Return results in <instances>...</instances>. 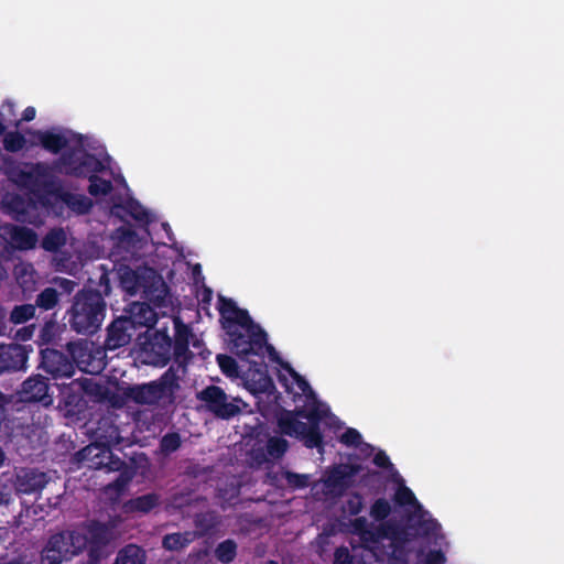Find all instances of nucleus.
Instances as JSON below:
<instances>
[{
  "mask_svg": "<svg viewBox=\"0 0 564 564\" xmlns=\"http://www.w3.org/2000/svg\"><path fill=\"white\" fill-rule=\"evenodd\" d=\"M237 550L238 545L236 541L232 539H227L216 546L214 554L218 562L223 564H229L236 558Z\"/></svg>",
  "mask_w": 564,
  "mask_h": 564,
  "instance_id": "2f4dec72",
  "label": "nucleus"
},
{
  "mask_svg": "<svg viewBox=\"0 0 564 564\" xmlns=\"http://www.w3.org/2000/svg\"><path fill=\"white\" fill-rule=\"evenodd\" d=\"M19 397L25 403H42L50 405L52 397L48 394V382L42 375H33L24 380L19 390Z\"/></svg>",
  "mask_w": 564,
  "mask_h": 564,
  "instance_id": "dca6fc26",
  "label": "nucleus"
},
{
  "mask_svg": "<svg viewBox=\"0 0 564 564\" xmlns=\"http://www.w3.org/2000/svg\"><path fill=\"white\" fill-rule=\"evenodd\" d=\"M119 207L138 221L140 226L144 227L145 231L150 234L148 226L152 221L151 215L137 199H129L124 205H120Z\"/></svg>",
  "mask_w": 564,
  "mask_h": 564,
  "instance_id": "c85d7f7f",
  "label": "nucleus"
},
{
  "mask_svg": "<svg viewBox=\"0 0 564 564\" xmlns=\"http://www.w3.org/2000/svg\"><path fill=\"white\" fill-rule=\"evenodd\" d=\"M2 204L6 214L13 220L22 224H36L41 200H37L34 196L11 194L3 198Z\"/></svg>",
  "mask_w": 564,
  "mask_h": 564,
  "instance_id": "f8f14e48",
  "label": "nucleus"
},
{
  "mask_svg": "<svg viewBox=\"0 0 564 564\" xmlns=\"http://www.w3.org/2000/svg\"><path fill=\"white\" fill-rule=\"evenodd\" d=\"M391 505L384 498H378L370 507L369 514L376 521L386 520L391 513Z\"/></svg>",
  "mask_w": 564,
  "mask_h": 564,
  "instance_id": "79ce46f5",
  "label": "nucleus"
},
{
  "mask_svg": "<svg viewBox=\"0 0 564 564\" xmlns=\"http://www.w3.org/2000/svg\"><path fill=\"white\" fill-rule=\"evenodd\" d=\"M25 143V137L19 131L8 132L3 138V148L9 152L21 151Z\"/></svg>",
  "mask_w": 564,
  "mask_h": 564,
  "instance_id": "37998d69",
  "label": "nucleus"
},
{
  "mask_svg": "<svg viewBox=\"0 0 564 564\" xmlns=\"http://www.w3.org/2000/svg\"><path fill=\"white\" fill-rule=\"evenodd\" d=\"M28 350L20 344L0 345V375L19 371L25 368Z\"/></svg>",
  "mask_w": 564,
  "mask_h": 564,
  "instance_id": "a211bd4d",
  "label": "nucleus"
},
{
  "mask_svg": "<svg viewBox=\"0 0 564 564\" xmlns=\"http://www.w3.org/2000/svg\"><path fill=\"white\" fill-rule=\"evenodd\" d=\"M358 464H341L334 466L324 480L325 487L335 497H341L351 487L354 478L361 471Z\"/></svg>",
  "mask_w": 564,
  "mask_h": 564,
  "instance_id": "2eb2a0df",
  "label": "nucleus"
},
{
  "mask_svg": "<svg viewBox=\"0 0 564 564\" xmlns=\"http://www.w3.org/2000/svg\"><path fill=\"white\" fill-rule=\"evenodd\" d=\"M3 230L15 249L29 250L34 248L37 242L35 231L28 227L7 225L3 227Z\"/></svg>",
  "mask_w": 564,
  "mask_h": 564,
  "instance_id": "4be33fe9",
  "label": "nucleus"
},
{
  "mask_svg": "<svg viewBox=\"0 0 564 564\" xmlns=\"http://www.w3.org/2000/svg\"><path fill=\"white\" fill-rule=\"evenodd\" d=\"M195 539V533L191 531L166 534L163 538L162 545L167 551H181L191 544Z\"/></svg>",
  "mask_w": 564,
  "mask_h": 564,
  "instance_id": "c756f323",
  "label": "nucleus"
},
{
  "mask_svg": "<svg viewBox=\"0 0 564 564\" xmlns=\"http://www.w3.org/2000/svg\"><path fill=\"white\" fill-rule=\"evenodd\" d=\"M161 505V496L156 492H148L127 500L123 503L126 513H150Z\"/></svg>",
  "mask_w": 564,
  "mask_h": 564,
  "instance_id": "5701e85b",
  "label": "nucleus"
},
{
  "mask_svg": "<svg viewBox=\"0 0 564 564\" xmlns=\"http://www.w3.org/2000/svg\"><path fill=\"white\" fill-rule=\"evenodd\" d=\"M124 554L129 561V564H145L147 555L145 551L135 544H128L124 546Z\"/></svg>",
  "mask_w": 564,
  "mask_h": 564,
  "instance_id": "49530a36",
  "label": "nucleus"
},
{
  "mask_svg": "<svg viewBox=\"0 0 564 564\" xmlns=\"http://www.w3.org/2000/svg\"><path fill=\"white\" fill-rule=\"evenodd\" d=\"M4 459H6V454H4L3 449L0 447V467L3 465Z\"/></svg>",
  "mask_w": 564,
  "mask_h": 564,
  "instance_id": "680f3d73",
  "label": "nucleus"
},
{
  "mask_svg": "<svg viewBox=\"0 0 564 564\" xmlns=\"http://www.w3.org/2000/svg\"><path fill=\"white\" fill-rule=\"evenodd\" d=\"M196 398L218 419L229 420L241 412L237 403L240 400L232 399V401H230L224 389L218 386H207L197 392Z\"/></svg>",
  "mask_w": 564,
  "mask_h": 564,
  "instance_id": "9b49d317",
  "label": "nucleus"
},
{
  "mask_svg": "<svg viewBox=\"0 0 564 564\" xmlns=\"http://www.w3.org/2000/svg\"><path fill=\"white\" fill-rule=\"evenodd\" d=\"M289 448V443L285 438L280 436H272L267 441L265 452L267 455L274 460L284 456Z\"/></svg>",
  "mask_w": 564,
  "mask_h": 564,
  "instance_id": "72a5a7b5",
  "label": "nucleus"
},
{
  "mask_svg": "<svg viewBox=\"0 0 564 564\" xmlns=\"http://www.w3.org/2000/svg\"><path fill=\"white\" fill-rule=\"evenodd\" d=\"M218 311L223 321V327L238 324L240 326L250 323V315L247 310L237 306L232 299L219 296Z\"/></svg>",
  "mask_w": 564,
  "mask_h": 564,
  "instance_id": "aec40b11",
  "label": "nucleus"
},
{
  "mask_svg": "<svg viewBox=\"0 0 564 564\" xmlns=\"http://www.w3.org/2000/svg\"><path fill=\"white\" fill-rule=\"evenodd\" d=\"M333 564H354V557L348 547L339 546L335 550Z\"/></svg>",
  "mask_w": 564,
  "mask_h": 564,
  "instance_id": "3c124183",
  "label": "nucleus"
},
{
  "mask_svg": "<svg viewBox=\"0 0 564 564\" xmlns=\"http://www.w3.org/2000/svg\"><path fill=\"white\" fill-rule=\"evenodd\" d=\"M134 235H135V232L133 230H130V229H128V230H126L123 232V236L128 237V238H132Z\"/></svg>",
  "mask_w": 564,
  "mask_h": 564,
  "instance_id": "e2e57ef3",
  "label": "nucleus"
},
{
  "mask_svg": "<svg viewBox=\"0 0 564 564\" xmlns=\"http://www.w3.org/2000/svg\"><path fill=\"white\" fill-rule=\"evenodd\" d=\"M288 486L292 489H304L310 485V476L306 474H297L294 471L285 470L283 473Z\"/></svg>",
  "mask_w": 564,
  "mask_h": 564,
  "instance_id": "a18cd8bd",
  "label": "nucleus"
},
{
  "mask_svg": "<svg viewBox=\"0 0 564 564\" xmlns=\"http://www.w3.org/2000/svg\"><path fill=\"white\" fill-rule=\"evenodd\" d=\"M427 512L421 511L420 514L410 518L411 528L415 529L416 534L421 536H430L440 529L437 520L426 518Z\"/></svg>",
  "mask_w": 564,
  "mask_h": 564,
  "instance_id": "cd10ccee",
  "label": "nucleus"
},
{
  "mask_svg": "<svg viewBox=\"0 0 564 564\" xmlns=\"http://www.w3.org/2000/svg\"><path fill=\"white\" fill-rule=\"evenodd\" d=\"M155 322V313L148 304H134L130 316L118 317L108 326L106 348L115 350L128 345L132 338L131 330L135 328V325L151 327Z\"/></svg>",
  "mask_w": 564,
  "mask_h": 564,
  "instance_id": "0eeeda50",
  "label": "nucleus"
},
{
  "mask_svg": "<svg viewBox=\"0 0 564 564\" xmlns=\"http://www.w3.org/2000/svg\"><path fill=\"white\" fill-rule=\"evenodd\" d=\"M47 482L46 473L35 468H22L17 474L14 486L18 492L31 495L41 491Z\"/></svg>",
  "mask_w": 564,
  "mask_h": 564,
  "instance_id": "6ab92c4d",
  "label": "nucleus"
},
{
  "mask_svg": "<svg viewBox=\"0 0 564 564\" xmlns=\"http://www.w3.org/2000/svg\"><path fill=\"white\" fill-rule=\"evenodd\" d=\"M267 564H279V563L275 562V561L270 560Z\"/></svg>",
  "mask_w": 564,
  "mask_h": 564,
  "instance_id": "69168bd1",
  "label": "nucleus"
},
{
  "mask_svg": "<svg viewBox=\"0 0 564 564\" xmlns=\"http://www.w3.org/2000/svg\"><path fill=\"white\" fill-rule=\"evenodd\" d=\"M326 412L317 401L308 408H296L294 411L283 409L278 416V426L282 434L303 442L307 448L324 449V437L321 422Z\"/></svg>",
  "mask_w": 564,
  "mask_h": 564,
  "instance_id": "f257e3e1",
  "label": "nucleus"
},
{
  "mask_svg": "<svg viewBox=\"0 0 564 564\" xmlns=\"http://www.w3.org/2000/svg\"><path fill=\"white\" fill-rule=\"evenodd\" d=\"M130 480H131V476L127 473V470L121 471L113 481L109 482L106 486V491L107 492L113 491V492L120 495L127 488Z\"/></svg>",
  "mask_w": 564,
  "mask_h": 564,
  "instance_id": "de8ad7c7",
  "label": "nucleus"
},
{
  "mask_svg": "<svg viewBox=\"0 0 564 564\" xmlns=\"http://www.w3.org/2000/svg\"><path fill=\"white\" fill-rule=\"evenodd\" d=\"M373 464L380 468L389 469L393 467L389 456L383 451H379L373 457Z\"/></svg>",
  "mask_w": 564,
  "mask_h": 564,
  "instance_id": "864d4df0",
  "label": "nucleus"
},
{
  "mask_svg": "<svg viewBox=\"0 0 564 564\" xmlns=\"http://www.w3.org/2000/svg\"><path fill=\"white\" fill-rule=\"evenodd\" d=\"M411 524L403 527L393 521H386V539L391 540V542L397 546L394 554L401 553L398 550L399 544H405L412 540L413 534L411 533ZM401 555L402 554L395 555V558L405 564L406 560Z\"/></svg>",
  "mask_w": 564,
  "mask_h": 564,
  "instance_id": "b1692460",
  "label": "nucleus"
},
{
  "mask_svg": "<svg viewBox=\"0 0 564 564\" xmlns=\"http://www.w3.org/2000/svg\"><path fill=\"white\" fill-rule=\"evenodd\" d=\"M91 544L90 533L84 523L73 530H63L52 534L41 552L40 564H68Z\"/></svg>",
  "mask_w": 564,
  "mask_h": 564,
  "instance_id": "39448f33",
  "label": "nucleus"
},
{
  "mask_svg": "<svg viewBox=\"0 0 564 564\" xmlns=\"http://www.w3.org/2000/svg\"><path fill=\"white\" fill-rule=\"evenodd\" d=\"M384 533L386 521L380 522L378 525L372 524L362 534H360L359 539L365 547L370 549L386 539Z\"/></svg>",
  "mask_w": 564,
  "mask_h": 564,
  "instance_id": "7c9ffc66",
  "label": "nucleus"
},
{
  "mask_svg": "<svg viewBox=\"0 0 564 564\" xmlns=\"http://www.w3.org/2000/svg\"><path fill=\"white\" fill-rule=\"evenodd\" d=\"M174 323V339H172V350L176 362L186 365L192 358L189 351V339L193 337V332L189 325L183 323L180 317L173 319Z\"/></svg>",
  "mask_w": 564,
  "mask_h": 564,
  "instance_id": "f3484780",
  "label": "nucleus"
},
{
  "mask_svg": "<svg viewBox=\"0 0 564 564\" xmlns=\"http://www.w3.org/2000/svg\"><path fill=\"white\" fill-rule=\"evenodd\" d=\"M39 368L50 375L52 379L70 378L75 373V364L68 355L54 349L45 348L41 352Z\"/></svg>",
  "mask_w": 564,
  "mask_h": 564,
  "instance_id": "4468645a",
  "label": "nucleus"
},
{
  "mask_svg": "<svg viewBox=\"0 0 564 564\" xmlns=\"http://www.w3.org/2000/svg\"><path fill=\"white\" fill-rule=\"evenodd\" d=\"M17 183L28 189L29 194L46 204V196L54 195L58 185H56L50 167L42 162L30 164L18 174Z\"/></svg>",
  "mask_w": 564,
  "mask_h": 564,
  "instance_id": "1a4fd4ad",
  "label": "nucleus"
},
{
  "mask_svg": "<svg viewBox=\"0 0 564 564\" xmlns=\"http://www.w3.org/2000/svg\"><path fill=\"white\" fill-rule=\"evenodd\" d=\"M99 290H96L97 292H100L101 295L108 296L111 292V285H110V279L108 276V273H102L99 278L98 282Z\"/></svg>",
  "mask_w": 564,
  "mask_h": 564,
  "instance_id": "6e6d98bb",
  "label": "nucleus"
},
{
  "mask_svg": "<svg viewBox=\"0 0 564 564\" xmlns=\"http://www.w3.org/2000/svg\"><path fill=\"white\" fill-rule=\"evenodd\" d=\"M120 283L122 288L131 295H135L145 290V283L142 275L138 271L130 268L124 269L120 274Z\"/></svg>",
  "mask_w": 564,
  "mask_h": 564,
  "instance_id": "bb28decb",
  "label": "nucleus"
},
{
  "mask_svg": "<svg viewBox=\"0 0 564 564\" xmlns=\"http://www.w3.org/2000/svg\"><path fill=\"white\" fill-rule=\"evenodd\" d=\"M361 434L352 427H348L339 437L340 443L346 446H358L361 444Z\"/></svg>",
  "mask_w": 564,
  "mask_h": 564,
  "instance_id": "8fccbe9b",
  "label": "nucleus"
},
{
  "mask_svg": "<svg viewBox=\"0 0 564 564\" xmlns=\"http://www.w3.org/2000/svg\"><path fill=\"white\" fill-rule=\"evenodd\" d=\"M61 295H70L78 283L74 280L56 276L52 281Z\"/></svg>",
  "mask_w": 564,
  "mask_h": 564,
  "instance_id": "09e8293b",
  "label": "nucleus"
},
{
  "mask_svg": "<svg viewBox=\"0 0 564 564\" xmlns=\"http://www.w3.org/2000/svg\"><path fill=\"white\" fill-rule=\"evenodd\" d=\"M84 529L90 533L91 544L86 549V557L78 560L76 564H99L104 557V549L110 542V529L98 520L86 521Z\"/></svg>",
  "mask_w": 564,
  "mask_h": 564,
  "instance_id": "ddd939ff",
  "label": "nucleus"
},
{
  "mask_svg": "<svg viewBox=\"0 0 564 564\" xmlns=\"http://www.w3.org/2000/svg\"><path fill=\"white\" fill-rule=\"evenodd\" d=\"M364 509V497L359 492H351L348 495L343 511L349 516H357Z\"/></svg>",
  "mask_w": 564,
  "mask_h": 564,
  "instance_id": "c03bdc74",
  "label": "nucleus"
},
{
  "mask_svg": "<svg viewBox=\"0 0 564 564\" xmlns=\"http://www.w3.org/2000/svg\"><path fill=\"white\" fill-rule=\"evenodd\" d=\"M127 555L128 554H124V546L119 550V552L117 553V556L115 558V563L113 564H129V561L127 558Z\"/></svg>",
  "mask_w": 564,
  "mask_h": 564,
  "instance_id": "bf43d9fd",
  "label": "nucleus"
},
{
  "mask_svg": "<svg viewBox=\"0 0 564 564\" xmlns=\"http://www.w3.org/2000/svg\"><path fill=\"white\" fill-rule=\"evenodd\" d=\"M9 501H10L9 495L0 492V506L8 505Z\"/></svg>",
  "mask_w": 564,
  "mask_h": 564,
  "instance_id": "052dcab7",
  "label": "nucleus"
},
{
  "mask_svg": "<svg viewBox=\"0 0 564 564\" xmlns=\"http://www.w3.org/2000/svg\"><path fill=\"white\" fill-rule=\"evenodd\" d=\"M36 311L35 304L17 305L10 315L11 322L14 324H23L34 317Z\"/></svg>",
  "mask_w": 564,
  "mask_h": 564,
  "instance_id": "ea45409f",
  "label": "nucleus"
},
{
  "mask_svg": "<svg viewBox=\"0 0 564 564\" xmlns=\"http://www.w3.org/2000/svg\"><path fill=\"white\" fill-rule=\"evenodd\" d=\"M182 445L181 435L177 432H170L160 440V451L164 455L176 452Z\"/></svg>",
  "mask_w": 564,
  "mask_h": 564,
  "instance_id": "a19ab883",
  "label": "nucleus"
},
{
  "mask_svg": "<svg viewBox=\"0 0 564 564\" xmlns=\"http://www.w3.org/2000/svg\"><path fill=\"white\" fill-rule=\"evenodd\" d=\"M272 388H274V386L271 378L264 373H260L259 387L257 390L260 392H268Z\"/></svg>",
  "mask_w": 564,
  "mask_h": 564,
  "instance_id": "4d7b16f0",
  "label": "nucleus"
},
{
  "mask_svg": "<svg viewBox=\"0 0 564 564\" xmlns=\"http://www.w3.org/2000/svg\"><path fill=\"white\" fill-rule=\"evenodd\" d=\"M59 302V293L55 288H45L42 290L35 299L36 308H41L43 311L54 310Z\"/></svg>",
  "mask_w": 564,
  "mask_h": 564,
  "instance_id": "473e14b6",
  "label": "nucleus"
},
{
  "mask_svg": "<svg viewBox=\"0 0 564 564\" xmlns=\"http://www.w3.org/2000/svg\"><path fill=\"white\" fill-rule=\"evenodd\" d=\"M216 360L221 372L226 377L231 379H237L240 377L239 366L234 357L225 354H219L217 355Z\"/></svg>",
  "mask_w": 564,
  "mask_h": 564,
  "instance_id": "e433bc0d",
  "label": "nucleus"
},
{
  "mask_svg": "<svg viewBox=\"0 0 564 564\" xmlns=\"http://www.w3.org/2000/svg\"><path fill=\"white\" fill-rule=\"evenodd\" d=\"M446 557L441 550H431L425 556V564H444Z\"/></svg>",
  "mask_w": 564,
  "mask_h": 564,
  "instance_id": "5fc2aeb1",
  "label": "nucleus"
},
{
  "mask_svg": "<svg viewBox=\"0 0 564 564\" xmlns=\"http://www.w3.org/2000/svg\"><path fill=\"white\" fill-rule=\"evenodd\" d=\"M219 524V516L215 510L196 513L194 517V525L196 528L195 538L208 535Z\"/></svg>",
  "mask_w": 564,
  "mask_h": 564,
  "instance_id": "393cba45",
  "label": "nucleus"
},
{
  "mask_svg": "<svg viewBox=\"0 0 564 564\" xmlns=\"http://www.w3.org/2000/svg\"><path fill=\"white\" fill-rule=\"evenodd\" d=\"M281 366L284 370L288 371V373L291 376V378L296 383L299 390L306 395L307 398L315 399V392L313 391L312 387L310 386L308 381L301 376L290 364L288 362H281Z\"/></svg>",
  "mask_w": 564,
  "mask_h": 564,
  "instance_id": "4c0bfd02",
  "label": "nucleus"
},
{
  "mask_svg": "<svg viewBox=\"0 0 564 564\" xmlns=\"http://www.w3.org/2000/svg\"><path fill=\"white\" fill-rule=\"evenodd\" d=\"M37 139L41 147L53 154H58L68 145V139L64 134L52 131H39Z\"/></svg>",
  "mask_w": 564,
  "mask_h": 564,
  "instance_id": "a878e982",
  "label": "nucleus"
},
{
  "mask_svg": "<svg viewBox=\"0 0 564 564\" xmlns=\"http://www.w3.org/2000/svg\"><path fill=\"white\" fill-rule=\"evenodd\" d=\"M57 200L66 205V207L77 215H87L90 213L94 203L93 200L83 194H75L63 189L58 185L57 189L53 195Z\"/></svg>",
  "mask_w": 564,
  "mask_h": 564,
  "instance_id": "412c9836",
  "label": "nucleus"
},
{
  "mask_svg": "<svg viewBox=\"0 0 564 564\" xmlns=\"http://www.w3.org/2000/svg\"><path fill=\"white\" fill-rule=\"evenodd\" d=\"M224 329L228 335L230 351L241 360L257 365V361L250 359L256 356L262 365L265 351L275 354L274 347L268 344L267 333L251 317L250 323L246 325L234 324Z\"/></svg>",
  "mask_w": 564,
  "mask_h": 564,
  "instance_id": "20e7f679",
  "label": "nucleus"
},
{
  "mask_svg": "<svg viewBox=\"0 0 564 564\" xmlns=\"http://www.w3.org/2000/svg\"><path fill=\"white\" fill-rule=\"evenodd\" d=\"M372 523H369L365 517H357L351 521V532L358 536L362 534Z\"/></svg>",
  "mask_w": 564,
  "mask_h": 564,
  "instance_id": "603ef678",
  "label": "nucleus"
},
{
  "mask_svg": "<svg viewBox=\"0 0 564 564\" xmlns=\"http://www.w3.org/2000/svg\"><path fill=\"white\" fill-rule=\"evenodd\" d=\"M162 227H163V229H165V230H167V229L170 230V225H169L167 223H163V224H162Z\"/></svg>",
  "mask_w": 564,
  "mask_h": 564,
  "instance_id": "0e129e2a",
  "label": "nucleus"
},
{
  "mask_svg": "<svg viewBox=\"0 0 564 564\" xmlns=\"http://www.w3.org/2000/svg\"><path fill=\"white\" fill-rule=\"evenodd\" d=\"M178 388V376L173 368H169L156 380L128 386L123 397L140 405H155L165 400L173 403Z\"/></svg>",
  "mask_w": 564,
  "mask_h": 564,
  "instance_id": "423d86ee",
  "label": "nucleus"
},
{
  "mask_svg": "<svg viewBox=\"0 0 564 564\" xmlns=\"http://www.w3.org/2000/svg\"><path fill=\"white\" fill-rule=\"evenodd\" d=\"M107 304L100 292L93 289L78 291L68 311L69 325L77 334L93 335L101 326Z\"/></svg>",
  "mask_w": 564,
  "mask_h": 564,
  "instance_id": "7ed1b4c3",
  "label": "nucleus"
},
{
  "mask_svg": "<svg viewBox=\"0 0 564 564\" xmlns=\"http://www.w3.org/2000/svg\"><path fill=\"white\" fill-rule=\"evenodd\" d=\"M96 434L101 445V447L95 446V449L99 451L95 455L96 468L105 469L106 471H124L127 467L126 462L113 455L110 449L111 445L119 444L120 442L119 429L113 424H109L108 421L99 422Z\"/></svg>",
  "mask_w": 564,
  "mask_h": 564,
  "instance_id": "9d476101",
  "label": "nucleus"
},
{
  "mask_svg": "<svg viewBox=\"0 0 564 564\" xmlns=\"http://www.w3.org/2000/svg\"><path fill=\"white\" fill-rule=\"evenodd\" d=\"M35 116H36L35 108L32 106H29L22 112V120L29 122V121H32L35 118Z\"/></svg>",
  "mask_w": 564,
  "mask_h": 564,
  "instance_id": "13d9d810",
  "label": "nucleus"
},
{
  "mask_svg": "<svg viewBox=\"0 0 564 564\" xmlns=\"http://www.w3.org/2000/svg\"><path fill=\"white\" fill-rule=\"evenodd\" d=\"M393 501L400 507L412 506L419 508L420 510L422 508L413 491L404 485L400 486L395 490Z\"/></svg>",
  "mask_w": 564,
  "mask_h": 564,
  "instance_id": "58836bf2",
  "label": "nucleus"
},
{
  "mask_svg": "<svg viewBox=\"0 0 564 564\" xmlns=\"http://www.w3.org/2000/svg\"><path fill=\"white\" fill-rule=\"evenodd\" d=\"M269 352H270V355H274V356H275V359H279V356H276V352H275V354H274V352H271V351H269Z\"/></svg>",
  "mask_w": 564,
  "mask_h": 564,
  "instance_id": "338daca9",
  "label": "nucleus"
},
{
  "mask_svg": "<svg viewBox=\"0 0 564 564\" xmlns=\"http://www.w3.org/2000/svg\"><path fill=\"white\" fill-rule=\"evenodd\" d=\"M66 242L65 234L62 229L51 230L42 240V248L50 252H56Z\"/></svg>",
  "mask_w": 564,
  "mask_h": 564,
  "instance_id": "f704fd0d",
  "label": "nucleus"
},
{
  "mask_svg": "<svg viewBox=\"0 0 564 564\" xmlns=\"http://www.w3.org/2000/svg\"><path fill=\"white\" fill-rule=\"evenodd\" d=\"M205 498L194 496L192 491L187 492H175L169 499V507L177 510H182L185 507L193 505L194 502L203 501Z\"/></svg>",
  "mask_w": 564,
  "mask_h": 564,
  "instance_id": "c9c22d12",
  "label": "nucleus"
},
{
  "mask_svg": "<svg viewBox=\"0 0 564 564\" xmlns=\"http://www.w3.org/2000/svg\"><path fill=\"white\" fill-rule=\"evenodd\" d=\"M171 356L172 338L166 329L147 332L143 337L138 338L137 357L142 364L164 367L171 360Z\"/></svg>",
  "mask_w": 564,
  "mask_h": 564,
  "instance_id": "6e6552de",
  "label": "nucleus"
},
{
  "mask_svg": "<svg viewBox=\"0 0 564 564\" xmlns=\"http://www.w3.org/2000/svg\"><path fill=\"white\" fill-rule=\"evenodd\" d=\"M56 165H61V172L65 175L87 177L89 180L88 193L91 196H105L112 191L111 181L97 175L105 170L104 163L82 147L64 151L56 161Z\"/></svg>",
  "mask_w": 564,
  "mask_h": 564,
  "instance_id": "f03ea898",
  "label": "nucleus"
}]
</instances>
